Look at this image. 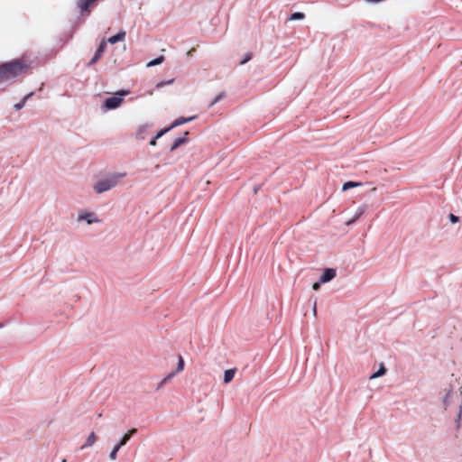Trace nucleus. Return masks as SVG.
<instances>
[{"mask_svg":"<svg viewBox=\"0 0 462 462\" xmlns=\"http://www.w3.org/2000/svg\"><path fill=\"white\" fill-rule=\"evenodd\" d=\"M126 177L125 172H110L97 180L92 189L97 194H103L116 188Z\"/></svg>","mask_w":462,"mask_h":462,"instance_id":"1","label":"nucleus"},{"mask_svg":"<svg viewBox=\"0 0 462 462\" xmlns=\"http://www.w3.org/2000/svg\"><path fill=\"white\" fill-rule=\"evenodd\" d=\"M29 66L23 59L14 60L0 65V80H7L11 78H16L23 73Z\"/></svg>","mask_w":462,"mask_h":462,"instance_id":"2","label":"nucleus"},{"mask_svg":"<svg viewBox=\"0 0 462 462\" xmlns=\"http://www.w3.org/2000/svg\"><path fill=\"white\" fill-rule=\"evenodd\" d=\"M129 90L121 89L117 91L114 96L106 98L101 105V110L106 113L110 110L117 109L121 106L124 99L123 97L129 95Z\"/></svg>","mask_w":462,"mask_h":462,"instance_id":"3","label":"nucleus"},{"mask_svg":"<svg viewBox=\"0 0 462 462\" xmlns=\"http://www.w3.org/2000/svg\"><path fill=\"white\" fill-rule=\"evenodd\" d=\"M75 220L78 223L85 222L88 225L99 224L102 221L95 212L88 210L79 211L77 214Z\"/></svg>","mask_w":462,"mask_h":462,"instance_id":"4","label":"nucleus"},{"mask_svg":"<svg viewBox=\"0 0 462 462\" xmlns=\"http://www.w3.org/2000/svg\"><path fill=\"white\" fill-rule=\"evenodd\" d=\"M151 127V125L148 123H143L137 125L136 131H135V138L138 140H144L145 135L149 128Z\"/></svg>","mask_w":462,"mask_h":462,"instance_id":"5","label":"nucleus"},{"mask_svg":"<svg viewBox=\"0 0 462 462\" xmlns=\"http://www.w3.org/2000/svg\"><path fill=\"white\" fill-rule=\"evenodd\" d=\"M336 276V270L332 268H328L324 271L323 274L320 277V282H328L334 279Z\"/></svg>","mask_w":462,"mask_h":462,"instance_id":"6","label":"nucleus"},{"mask_svg":"<svg viewBox=\"0 0 462 462\" xmlns=\"http://www.w3.org/2000/svg\"><path fill=\"white\" fill-rule=\"evenodd\" d=\"M126 36V32L121 30L117 34L109 37L106 42L110 44H115L119 42H124Z\"/></svg>","mask_w":462,"mask_h":462,"instance_id":"7","label":"nucleus"},{"mask_svg":"<svg viewBox=\"0 0 462 462\" xmlns=\"http://www.w3.org/2000/svg\"><path fill=\"white\" fill-rule=\"evenodd\" d=\"M96 1L97 0H78V6L82 12H87Z\"/></svg>","mask_w":462,"mask_h":462,"instance_id":"8","label":"nucleus"},{"mask_svg":"<svg viewBox=\"0 0 462 462\" xmlns=\"http://www.w3.org/2000/svg\"><path fill=\"white\" fill-rule=\"evenodd\" d=\"M195 118V116H190V117H180L176 120L173 121V123L170 125V127L174 128V127H177V126H180L183 124H186L188 122H190L192 121L193 119Z\"/></svg>","mask_w":462,"mask_h":462,"instance_id":"9","label":"nucleus"},{"mask_svg":"<svg viewBox=\"0 0 462 462\" xmlns=\"http://www.w3.org/2000/svg\"><path fill=\"white\" fill-rule=\"evenodd\" d=\"M136 432V429H132L128 430L127 433L124 435L121 441L117 444L120 448L127 443V441L130 439V438Z\"/></svg>","mask_w":462,"mask_h":462,"instance_id":"10","label":"nucleus"},{"mask_svg":"<svg viewBox=\"0 0 462 462\" xmlns=\"http://www.w3.org/2000/svg\"><path fill=\"white\" fill-rule=\"evenodd\" d=\"M188 134V132L185 133V135ZM187 143V138L186 136H183V137H180L178 139H176L172 144V146L171 147V151L173 152L174 150H176L179 146H180L181 144Z\"/></svg>","mask_w":462,"mask_h":462,"instance_id":"11","label":"nucleus"},{"mask_svg":"<svg viewBox=\"0 0 462 462\" xmlns=\"http://www.w3.org/2000/svg\"><path fill=\"white\" fill-rule=\"evenodd\" d=\"M235 374H236V369L235 368L234 369L226 370L225 374H224V382L226 383H230L234 379Z\"/></svg>","mask_w":462,"mask_h":462,"instance_id":"12","label":"nucleus"},{"mask_svg":"<svg viewBox=\"0 0 462 462\" xmlns=\"http://www.w3.org/2000/svg\"><path fill=\"white\" fill-rule=\"evenodd\" d=\"M96 440H97V436H96L95 432H91L87 439V443L84 446H82V448H84L86 447L92 446L96 442Z\"/></svg>","mask_w":462,"mask_h":462,"instance_id":"13","label":"nucleus"},{"mask_svg":"<svg viewBox=\"0 0 462 462\" xmlns=\"http://www.w3.org/2000/svg\"><path fill=\"white\" fill-rule=\"evenodd\" d=\"M361 184L359 182H354V181H347V182H345L342 186V189L345 191V190H347L349 189H352V188H355V187H358L360 186Z\"/></svg>","mask_w":462,"mask_h":462,"instance_id":"14","label":"nucleus"},{"mask_svg":"<svg viewBox=\"0 0 462 462\" xmlns=\"http://www.w3.org/2000/svg\"><path fill=\"white\" fill-rule=\"evenodd\" d=\"M386 373V369L384 368L383 365H381L379 370L376 372V373H374L371 376H370V379H374V378H377L379 376H382L384 374Z\"/></svg>","mask_w":462,"mask_h":462,"instance_id":"15","label":"nucleus"},{"mask_svg":"<svg viewBox=\"0 0 462 462\" xmlns=\"http://www.w3.org/2000/svg\"><path fill=\"white\" fill-rule=\"evenodd\" d=\"M32 93H31V94H29L28 96L24 97H23V99L21 102H19V103L15 104V105L14 106V108H15V110H17V111L21 110V109L24 106L25 102H26V99H27L30 96H32Z\"/></svg>","mask_w":462,"mask_h":462,"instance_id":"16","label":"nucleus"},{"mask_svg":"<svg viewBox=\"0 0 462 462\" xmlns=\"http://www.w3.org/2000/svg\"><path fill=\"white\" fill-rule=\"evenodd\" d=\"M305 15L302 13L297 12L291 15L290 20L295 21V20H302L304 19Z\"/></svg>","mask_w":462,"mask_h":462,"instance_id":"17","label":"nucleus"},{"mask_svg":"<svg viewBox=\"0 0 462 462\" xmlns=\"http://www.w3.org/2000/svg\"><path fill=\"white\" fill-rule=\"evenodd\" d=\"M184 369V360L181 356H179V362L175 373H180Z\"/></svg>","mask_w":462,"mask_h":462,"instance_id":"18","label":"nucleus"},{"mask_svg":"<svg viewBox=\"0 0 462 462\" xmlns=\"http://www.w3.org/2000/svg\"><path fill=\"white\" fill-rule=\"evenodd\" d=\"M363 212H364V211H363V209H362V208H358V209L356 211V213H355L354 217H353L351 219H349V220H347V221H346V225H349V224H350L351 222H353L355 219L358 218V217L363 214Z\"/></svg>","mask_w":462,"mask_h":462,"instance_id":"19","label":"nucleus"},{"mask_svg":"<svg viewBox=\"0 0 462 462\" xmlns=\"http://www.w3.org/2000/svg\"><path fill=\"white\" fill-rule=\"evenodd\" d=\"M162 60L163 59L162 57L157 58L155 60H151V61H149L147 63V67H152V66L159 65V64H161L162 62Z\"/></svg>","mask_w":462,"mask_h":462,"instance_id":"20","label":"nucleus"},{"mask_svg":"<svg viewBox=\"0 0 462 462\" xmlns=\"http://www.w3.org/2000/svg\"><path fill=\"white\" fill-rule=\"evenodd\" d=\"M120 449V447L119 446H116L113 450L111 451L109 457L112 460H115L116 458V455H117V452L118 450Z\"/></svg>","mask_w":462,"mask_h":462,"instance_id":"21","label":"nucleus"},{"mask_svg":"<svg viewBox=\"0 0 462 462\" xmlns=\"http://www.w3.org/2000/svg\"><path fill=\"white\" fill-rule=\"evenodd\" d=\"M107 43H108V42H106V40H103V41L100 42V44H99V46H98V48H97V51H98L99 53H103V51H105V49H106V44H107Z\"/></svg>","mask_w":462,"mask_h":462,"instance_id":"22","label":"nucleus"},{"mask_svg":"<svg viewBox=\"0 0 462 462\" xmlns=\"http://www.w3.org/2000/svg\"><path fill=\"white\" fill-rule=\"evenodd\" d=\"M171 130V127L169 126L163 130L159 131L155 136V139L161 138L163 134H165L166 133H168Z\"/></svg>","mask_w":462,"mask_h":462,"instance_id":"23","label":"nucleus"},{"mask_svg":"<svg viewBox=\"0 0 462 462\" xmlns=\"http://www.w3.org/2000/svg\"><path fill=\"white\" fill-rule=\"evenodd\" d=\"M176 375L175 372L170 373L166 377H164L162 380V383H166L168 381H170L171 378H173Z\"/></svg>","mask_w":462,"mask_h":462,"instance_id":"24","label":"nucleus"},{"mask_svg":"<svg viewBox=\"0 0 462 462\" xmlns=\"http://www.w3.org/2000/svg\"><path fill=\"white\" fill-rule=\"evenodd\" d=\"M448 218L451 223H457V222H458V219H459L458 217H457L453 214H449Z\"/></svg>","mask_w":462,"mask_h":462,"instance_id":"25","label":"nucleus"},{"mask_svg":"<svg viewBox=\"0 0 462 462\" xmlns=\"http://www.w3.org/2000/svg\"><path fill=\"white\" fill-rule=\"evenodd\" d=\"M101 54L102 53H99L98 51H97L90 63L91 64L95 63L100 58Z\"/></svg>","mask_w":462,"mask_h":462,"instance_id":"26","label":"nucleus"},{"mask_svg":"<svg viewBox=\"0 0 462 462\" xmlns=\"http://www.w3.org/2000/svg\"><path fill=\"white\" fill-rule=\"evenodd\" d=\"M320 287V283L319 282H315L313 285H312V288L313 290L317 291L319 290Z\"/></svg>","mask_w":462,"mask_h":462,"instance_id":"27","label":"nucleus"},{"mask_svg":"<svg viewBox=\"0 0 462 462\" xmlns=\"http://www.w3.org/2000/svg\"><path fill=\"white\" fill-rule=\"evenodd\" d=\"M156 140H157V139H155V137H154L152 140H151V142H150V145H151V146H155V145H156Z\"/></svg>","mask_w":462,"mask_h":462,"instance_id":"28","label":"nucleus"},{"mask_svg":"<svg viewBox=\"0 0 462 462\" xmlns=\"http://www.w3.org/2000/svg\"><path fill=\"white\" fill-rule=\"evenodd\" d=\"M222 98V94H219L216 99L214 100L213 104L217 103L218 100H220Z\"/></svg>","mask_w":462,"mask_h":462,"instance_id":"29","label":"nucleus"},{"mask_svg":"<svg viewBox=\"0 0 462 462\" xmlns=\"http://www.w3.org/2000/svg\"><path fill=\"white\" fill-rule=\"evenodd\" d=\"M313 311H314V314L316 315V301L313 304Z\"/></svg>","mask_w":462,"mask_h":462,"instance_id":"30","label":"nucleus"},{"mask_svg":"<svg viewBox=\"0 0 462 462\" xmlns=\"http://www.w3.org/2000/svg\"><path fill=\"white\" fill-rule=\"evenodd\" d=\"M164 383H162V382L159 383V385L157 386V390L161 389Z\"/></svg>","mask_w":462,"mask_h":462,"instance_id":"31","label":"nucleus"},{"mask_svg":"<svg viewBox=\"0 0 462 462\" xmlns=\"http://www.w3.org/2000/svg\"><path fill=\"white\" fill-rule=\"evenodd\" d=\"M2 327V325H0V328Z\"/></svg>","mask_w":462,"mask_h":462,"instance_id":"32","label":"nucleus"}]
</instances>
